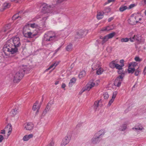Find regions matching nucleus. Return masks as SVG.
<instances>
[{
    "instance_id": "f257e3e1",
    "label": "nucleus",
    "mask_w": 146,
    "mask_h": 146,
    "mask_svg": "<svg viewBox=\"0 0 146 146\" xmlns=\"http://www.w3.org/2000/svg\"><path fill=\"white\" fill-rule=\"evenodd\" d=\"M21 46L20 38L14 36L8 40L4 46L3 50L5 55L15 54L18 52V48Z\"/></svg>"
},
{
    "instance_id": "f03ea898",
    "label": "nucleus",
    "mask_w": 146,
    "mask_h": 146,
    "mask_svg": "<svg viewBox=\"0 0 146 146\" xmlns=\"http://www.w3.org/2000/svg\"><path fill=\"white\" fill-rule=\"evenodd\" d=\"M105 133L106 131L104 129H102L98 131L92 139V143L94 144L98 143L101 140Z\"/></svg>"
},
{
    "instance_id": "7ed1b4c3",
    "label": "nucleus",
    "mask_w": 146,
    "mask_h": 146,
    "mask_svg": "<svg viewBox=\"0 0 146 146\" xmlns=\"http://www.w3.org/2000/svg\"><path fill=\"white\" fill-rule=\"evenodd\" d=\"M52 32H49L45 33L42 39V44L43 46H47L48 44H46L47 42L55 40L57 38V36L55 35H52Z\"/></svg>"
},
{
    "instance_id": "20e7f679",
    "label": "nucleus",
    "mask_w": 146,
    "mask_h": 146,
    "mask_svg": "<svg viewBox=\"0 0 146 146\" xmlns=\"http://www.w3.org/2000/svg\"><path fill=\"white\" fill-rule=\"evenodd\" d=\"M25 70V69L21 68L13 76L14 83H17L20 81L23 77Z\"/></svg>"
},
{
    "instance_id": "39448f33",
    "label": "nucleus",
    "mask_w": 146,
    "mask_h": 146,
    "mask_svg": "<svg viewBox=\"0 0 146 146\" xmlns=\"http://www.w3.org/2000/svg\"><path fill=\"white\" fill-rule=\"evenodd\" d=\"M41 6L42 7L41 11L42 13H52V8L51 6H48L46 3H43L42 5Z\"/></svg>"
},
{
    "instance_id": "423d86ee",
    "label": "nucleus",
    "mask_w": 146,
    "mask_h": 146,
    "mask_svg": "<svg viewBox=\"0 0 146 146\" xmlns=\"http://www.w3.org/2000/svg\"><path fill=\"white\" fill-rule=\"evenodd\" d=\"M124 76L122 75H120L115 79L114 82V85L117 87L120 86L123 80Z\"/></svg>"
},
{
    "instance_id": "0eeeda50",
    "label": "nucleus",
    "mask_w": 146,
    "mask_h": 146,
    "mask_svg": "<svg viewBox=\"0 0 146 146\" xmlns=\"http://www.w3.org/2000/svg\"><path fill=\"white\" fill-rule=\"evenodd\" d=\"M71 136L69 135H67L62 140L61 144V146H65L70 142Z\"/></svg>"
},
{
    "instance_id": "6e6552de",
    "label": "nucleus",
    "mask_w": 146,
    "mask_h": 146,
    "mask_svg": "<svg viewBox=\"0 0 146 146\" xmlns=\"http://www.w3.org/2000/svg\"><path fill=\"white\" fill-rule=\"evenodd\" d=\"M86 35L85 33V31L82 30H80L78 32H77L76 34L75 35V38H82Z\"/></svg>"
},
{
    "instance_id": "1a4fd4ad",
    "label": "nucleus",
    "mask_w": 146,
    "mask_h": 146,
    "mask_svg": "<svg viewBox=\"0 0 146 146\" xmlns=\"http://www.w3.org/2000/svg\"><path fill=\"white\" fill-rule=\"evenodd\" d=\"M25 30L23 29V34L24 36L25 37L31 38L37 35V34H33L31 32H27V33H25L24 32Z\"/></svg>"
},
{
    "instance_id": "9d476101",
    "label": "nucleus",
    "mask_w": 146,
    "mask_h": 146,
    "mask_svg": "<svg viewBox=\"0 0 146 146\" xmlns=\"http://www.w3.org/2000/svg\"><path fill=\"white\" fill-rule=\"evenodd\" d=\"M5 130H1L0 133L5 134V131H8V133L11 132L12 130V125L11 124H8L5 128Z\"/></svg>"
},
{
    "instance_id": "9b49d317",
    "label": "nucleus",
    "mask_w": 146,
    "mask_h": 146,
    "mask_svg": "<svg viewBox=\"0 0 146 146\" xmlns=\"http://www.w3.org/2000/svg\"><path fill=\"white\" fill-rule=\"evenodd\" d=\"M53 104V101H50L47 104L45 109L43 111V114H46L50 110L52 105Z\"/></svg>"
},
{
    "instance_id": "f8f14e48",
    "label": "nucleus",
    "mask_w": 146,
    "mask_h": 146,
    "mask_svg": "<svg viewBox=\"0 0 146 146\" xmlns=\"http://www.w3.org/2000/svg\"><path fill=\"white\" fill-rule=\"evenodd\" d=\"M128 22L131 25H134L137 24L138 22V20H135L134 17L131 15L130 18L128 20Z\"/></svg>"
},
{
    "instance_id": "ddd939ff",
    "label": "nucleus",
    "mask_w": 146,
    "mask_h": 146,
    "mask_svg": "<svg viewBox=\"0 0 146 146\" xmlns=\"http://www.w3.org/2000/svg\"><path fill=\"white\" fill-rule=\"evenodd\" d=\"M95 85V84L93 83H92L91 84L89 85H88L86 88H82L81 91L79 92V94H81L82 93L85 92L86 90L89 91L90 89L94 87Z\"/></svg>"
},
{
    "instance_id": "4468645a",
    "label": "nucleus",
    "mask_w": 146,
    "mask_h": 146,
    "mask_svg": "<svg viewBox=\"0 0 146 146\" xmlns=\"http://www.w3.org/2000/svg\"><path fill=\"white\" fill-rule=\"evenodd\" d=\"M37 26V25L35 23H33V24H26L23 27V29L24 30H25L26 29H28V28H29V27L34 28H36Z\"/></svg>"
},
{
    "instance_id": "2eb2a0df",
    "label": "nucleus",
    "mask_w": 146,
    "mask_h": 146,
    "mask_svg": "<svg viewBox=\"0 0 146 146\" xmlns=\"http://www.w3.org/2000/svg\"><path fill=\"white\" fill-rule=\"evenodd\" d=\"M34 127L33 124L31 123H27L25 127V128L28 130H31L33 129Z\"/></svg>"
},
{
    "instance_id": "dca6fc26",
    "label": "nucleus",
    "mask_w": 146,
    "mask_h": 146,
    "mask_svg": "<svg viewBox=\"0 0 146 146\" xmlns=\"http://www.w3.org/2000/svg\"><path fill=\"white\" fill-rule=\"evenodd\" d=\"M131 42H133L135 40L139 41L141 40V37L139 35H134L133 37L129 38Z\"/></svg>"
},
{
    "instance_id": "f3484780",
    "label": "nucleus",
    "mask_w": 146,
    "mask_h": 146,
    "mask_svg": "<svg viewBox=\"0 0 146 146\" xmlns=\"http://www.w3.org/2000/svg\"><path fill=\"white\" fill-rule=\"evenodd\" d=\"M10 4L9 3H4L2 7L0 9V11H3L5 9L10 7Z\"/></svg>"
},
{
    "instance_id": "a211bd4d",
    "label": "nucleus",
    "mask_w": 146,
    "mask_h": 146,
    "mask_svg": "<svg viewBox=\"0 0 146 146\" xmlns=\"http://www.w3.org/2000/svg\"><path fill=\"white\" fill-rule=\"evenodd\" d=\"M18 109L17 108L13 109L10 112V114L12 117L15 116V115L18 113Z\"/></svg>"
},
{
    "instance_id": "6ab92c4d",
    "label": "nucleus",
    "mask_w": 146,
    "mask_h": 146,
    "mask_svg": "<svg viewBox=\"0 0 146 146\" xmlns=\"http://www.w3.org/2000/svg\"><path fill=\"white\" fill-rule=\"evenodd\" d=\"M33 135L31 134L29 135H26L24 136L23 140L25 141L28 140L30 139L33 137Z\"/></svg>"
},
{
    "instance_id": "aec40b11",
    "label": "nucleus",
    "mask_w": 146,
    "mask_h": 146,
    "mask_svg": "<svg viewBox=\"0 0 146 146\" xmlns=\"http://www.w3.org/2000/svg\"><path fill=\"white\" fill-rule=\"evenodd\" d=\"M131 65H129L128 68L127 70L128 73H129L133 74L135 70V69L134 68L130 67Z\"/></svg>"
},
{
    "instance_id": "412c9836",
    "label": "nucleus",
    "mask_w": 146,
    "mask_h": 146,
    "mask_svg": "<svg viewBox=\"0 0 146 146\" xmlns=\"http://www.w3.org/2000/svg\"><path fill=\"white\" fill-rule=\"evenodd\" d=\"M117 63V61L115 60L112 61L109 64L110 67L111 68H115Z\"/></svg>"
},
{
    "instance_id": "4be33fe9",
    "label": "nucleus",
    "mask_w": 146,
    "mask_h": 146,
    "mask_svg": "<svg viewBox=\"0 0 146 146\" xmlns=\"http://www.w3.org/2000/svg\"><path fill=\"white\" fill-rule=\"evenodd\" d=\"M99 63L93 64L92 65V69L93 70H95L98 69L99 67Z\"/></svg>"
},
{
    "instance_id": "5701e85b",
    "label": "nucleus",
    "mask_w": 146,
    "mask_h": 146,
    "mask_svg": "<svg viewBox=\"0 0 146 146\" xmlns=\"http://www.w3.org/2000/svg\"><path fill=\"white\" fill-rule=\"evenodd\" d=\"M76 79L75 78H72L70 80L69 84V86L70 87H72L73 85L75 83Z\"/></svg>"
},
{
    "instance_id": "b1692460",
    "label": "nucleus",
    "mask_w": 146,
    "mask_h": 146,
    "mask_svg": "<svg viewBox=\"0 0 146 146\" xmlns=\"http://www.w3.org/2000/svg\"><path fill=\"white\" fill-rule=\"evenodd\" d=\"M86 74V72L85 70H82L81 71L78 75V77L79 78L81 79L84 77Z\"/></svg>"
},
{
    "instance_id": "393cba45",
    "label": "nucleus",
    "mask_w": 146,
    "mask_h": 146,
    "mask_svg": "<svg viewBox=\"0 0 146 146\" xmlns=\"http://www.w3.org/2000/svg\"><path fill=\"white\" fill-rule=\"evenodd\" d=\"M104 14V13L103 12L102 13L99 12V13H98L97 15V19L98 20H100L102 19L103 17Z\"/></svg>"
},
{
    "instance_id": "a878e982",
    "label": "nucleus",
    "mask_w": 146,
    "mask_h": 146,
    "mask_svg": "<svg viewBox=\"0 0 146 146\" xmlns=\"http://www.w3.org/2000/svg\"><path fill=\"white\" fill-rule=\"evenodd\" d=\"M60 61H56L54 63L52 64L48 68V70H49L52 68H53V67H54V68L56 67L57 65H58Z\"/></svg>"
},
{
    "instance_id": "bb28decb",
    "label": "nucleus",
    "mask_w": 146,
    "mask_h": 146,
    "mask_svg": "<svg viewBox=\"0 0 146 146\" xmlns=\"http://www.w3.org/2000/svg\"><path fill=\"white\" fill-rule=\"evenodd\" d=\"M99 101H96L94 102V105L93 106V107L95 109V111L96 110L98 107L99 106Z\"/></svg>"
},
{
    "instance_id": "cd10ccee",
    "label": "nucleus",
    "mask_w": 146,
    "mask_h": 146,
    "mask_svg": "<svg viewBox=\"0 0 146 146\" xmlns=\"http://www.w3.org/2000/svg\"><path fill=\"white\" fill-rule=\"evenodd\" d=\"M111 10V8L109 7H106L104 8L103 12L104 14L106 13H108L110 12Z\"/></svg>"
},
{
    "instance_id": "c85d7f7f",
    "label": "nucleus",
    "mask_w": 146,
    "mask_h": 146,
    "mask_svg": "<svg viewBox=\"0 0 146 146\" xmlns=\"http://www.w3.org/2000/svg\"><path fill=\"white\" fill-rule=\"evenodd\" d=\"M11 25L10 24H8L6 25L3 31L4 32H6L7 31V30L9 29L11 27Z\"/></svg>"
},
{
    "instance_id": "c756f323",
    "label": "nucleus",
    "mask_w": 146,
    "mask_h": 146,
    "mask_svg": "<svg viewBox=\"0 0 146 146\" xmlns=\"http://www.w3.org/2000/svg\"><path fill=\"white\" fill-rule=\"evenodd\" d=\"M104 70L103 68L101 67L98 68V69L96 71V74L98 75L101 74L103 72Z\"/></svg>"
},
{
    "instance_id": "7c9ffc66",
    "label": "nucleus",
    "mask_w": 146,
    "mask_h": 146,
    "mask_svg": "<svg viewBox=\"0 0 146 146\" xmlns=\"http://www.w3.org/2000/svg\"><path fill=\"white\" fill-rule=\"evenodd\" d=\"M100 38L102 39V44H103L104 43L107 41L108 39V38L106 35L105 36L102 38L101 37H100Z\"/></svg>"
},
{
    "instance_id": "2f4dec72",
    "label": "nucleus",
    "mask_w": 146,
    "mask_h": 146,
    "mask_svg": "<svg viewBox=\"0 0 146 146\" xmlns=\"http://www.w3.org/2000/svg\"><path fill=\"white\" fill-rule=\"evenodd\" d=\"M72 49V44H70L68 45L66 48V50L68 51H71Z\"/></svg>"
},
{
    "instance_id": "473e14b6",
    "label": "nucleus",
    "mask_w": 146,
    "mask_h": 146,
    "mask_svg": "<svg viewBox=\"0 0 146 146\" xmlns=\"http://www.w3.org/2000/svg\"><path fill=\"white\" fill-rule=\"evenodd\" d=\"M115 34L116 33L115 32H113L108 34L106 36L108 39L111 38H113L115 35Z\"/></svg>"
},
{
    "instance_id": "72a5a7b5",
    "label": "nucleus",
    "mask_w": 146,
    "mask_h": 146,
    "mask_svg": "<svg viewBox=\"0 0 146 146\" xmlns=\"http://www.w3.org/2000/svg\"><path fill=\"white\" fill-rule=\"evenodd\" d=\"M112 29L110 28V26H108L102 28L101 31H108Z\"/></svg>"
},
{
    "instance_id": "f704fd0d",
    "label": "nucleus",
    "mask_w": 146,
    "mask_h": 146,
    "mask_svg": "<svg viewBox=\"0 0 146 146\" xmlns=\"http://www.w3.org/2000/svg\"><path fill=\"white\" fill-rule=\"evenodd\" d=\"M128 9V7L127 6H121L119 8V10L121 12H123L126 9Z\"/></svg>"
},
{
    "instance_id": "c9c22d12",
    "label": "nucleus",
    "mask_w": 146,
    "mask_h": 146,
    "mask_svg": "<svg viewBox=\"0 0 146 146\" xmlns=\"http://www.w3.org/2000/svg\"><path fill=\"white\" fill-rule=\"evenodd\" d=\"M124 66V64H121V65H119L118 64H117L115 68L118 70H121L123 69L122 67Z\"/></svg>"
},
{
    "instance_id": "e433bc0d",
    "label": "nucleus",
    "mask_w": 146,
    "mask_h": 146,
    "mask_svg": "<svg viewBox=\"0 0 146 146\" xmlns=\"http://www.w3.org/2000/svg\"><path fill=\"white\" fill-rule=\"evenodd\" d=\"M143 127H142L141 125H139V126H136L135 128H133V129H135L136 130H141L142 129Z\"/></svg>"
},
{
    "instance_id": "4c0bfd02",
    "label": "nucleus",
    "mask_w": 146,
    "mask_h": 146,
    "mask_svg": "<svg viewBox=\"0 0 146 146\" xmlns=\"http://www.w3.org/2000/svg\"><path fill=\"white\" fill-rule=\"evenodd\" d=\"M38 102L36 101V102L34 104V105L33 107V110L35 111L38 109L37 108V105L38 103Z\"/></svg>"
},
{
    "instance_id": "58836bf2",
    "label": "nucleus",
    "mask_w": 146,
    "mask_h": 146,
    "mask_svg": "<svg viewBox=\"0 0 146 146\" xmlns=\"http://www.w3.org/2000/svg\"><path fill=\"white\" fill-rule=\"evenodd\" d=\"M17 14H15L12 17V19L13 20H15L19 18H21V17L20 16L17 15Z\"/></svg>"
},
{
    "instance_id": "ea45409f",
    "label": "nucleus",
    "mask_w": 146,
    "mask_h": 146,
    "mask_svg": "<svg viewBox=\"0 0 146 146\" xmlns=\"http://www.w3.org/2000/svg\"><path fill=\"white\" fill-rule=\"evenodd\" d=\"M137 5V4L135 3L131 4H130L128 7V9H131Z\"/></svg>"
},
{
    "instance_id": "a19ab883",
    "label": "nucleus",
    "mask_w": 146,
    "mask_h": 146,
    "mask_svg": "<svg viewBox=\"0 0 146 146\" xmlns=\"http://www.w3.org/2000/svg\"><path fill=\"white\" fill-rule=\"evenodd\" d=\"M126 125L125 124H123L122 126H121L119 128V129L121 131H123L125 130L126 128Z\"/></svg>"
},
{
    "instance_id": "79ce46f5",
    "label": "nucleus",
    "mask_w": 146,
    "mask_h": 146,
    "mask_svg": "<svg viewBox=\"0 0 146 146\" xmlns=\"http://www.w3.org/2000/svg\"><path fill=\"white\" fill-rule=\"evenodd\" d=\"M139 67L137 68V69L135 70V75L136 76H138L140 72H141V70H138Z\"/></svg>"
},
{
    "instance_id": "37998d69",
    "label": "nucleus",
    "mask_w": 146,
    "mask_h": 146,
    "mask_svg": "<svg viewBox=\"0 0 146 146\" xmlns=\"http://www.w3.org/2000/svg\"><path fill=\"white\" fill-rule=\"evenodd\" d=\"M123 72V68L121 70H118L117 71V72L119 74H120V75H122L124 76V73Z\"/></svg>"
},
{
    "instance_id": "c03bdc74",
    "label": "nucleus",
    "mask_w": 146,
    "mask_h": 146,
    "mask_svg": "<svg viewBox=\"0 0 146 146\" xmlns=\"http://www.w3.org/2000/svg\"><path fill=\"white\" fill-rule=\"evenodd\" d=\"M137 63L135 62H132L131 63V64H129V65H131V66H132L133 68H135V67L137 65Z\"/></svg>"
},
{
    "instance_id": "a18cd8bd",
    "label": "nucleus",
    "mask_w": 146,
    "mask_h": 146,
    "mask_svg": "<svg viewBox=\"0 0 146 146\" xmlns=\"http://www.w3.org/2000/svg\"><path fill=\"white\" fill-rule=\"evenodd\" d=\"M129 40V38H122L121 39V41L122 42H126Z\"/></svg>"
},
{
    "instance_id": "49530a36",
    "label": "nucleus",
    "mask_w": 146,
    "mask_h": 146,
    "mask_svg": "<svg viewBox=\"0 0 146 146\" xmlns=\"http://www.w3.org/2000/svg\"><path fill=\"white\" fill-rule=\"evenodd\" d=\"M109 96V95L107 92H106L104 94V99H108Z\"/></svg>"
},
{
    "instance_id": "de8ad7c7",
    "label": "nucleus",
    "mask_w": 146,
    "mask_h": 146,
    "mask_svg": "<svg viewBox=\"0 0 146 146\" xmlns=\"http://www.w3.org/2000/svg\"><path fill=\"white\" fill-rule=\"evenodd\" d=\"M114 99L111 98V99L109 101L108 104V106H110V105H111L112 103L114 101Z\"/></svg>"
},
{
    "instance_id": "09e8293b",
    "label": "nucleus",
    "mask_w": 146,
    "mask_h": 146,
    "mask_svg": "<svg viewBox=\"0 0 146 146\" xmlns=\"http://www.w3.org/2000/svg\"><path fill=\"white\" fill-rule=\"evenodd\" d=\"M115 0H108V1L106 2L104 4V6H105L108 3H110L111 2H113Z\"/></svg>"
},
{
    "instance_id": "8fccbe9b",
    "label": "nucleus",
    "mask_w": 146,
    "mask_h": 146,
    "mask_svg": "<svg viewBox=\"0 0 146 146\" xmlns=\"http://www.w3.org/2000/svg\"><path fill=\"white\" fill-rule=\"evenodd\" d=\"M117 94V92L115 91V92H114L113 93L112 98L115 99Z\"/></svg>"
},
{
    "instance_id": "3c124183",
    "label": "nucleus",
    "mask_w": 146,
    "mask_h": 146,
    "mask_svg": "<svg viewBox=\"0 0 146 146\" xmlns=\"http://www.w3.org/2000/svg\"><path fill=\"white\" fill-rule=\"evenodd\" d=\"M135 60L137 62H140L141 61V59L138 56L135 57Z\"/></svg>"
},
{
    "instance_id": "603ef678",
    "label": "nucleus",
    "mask_w": 146,
    "mask_h": 146,
    "mask_svg": "<svg viewBox=\"0 0 146 146\" xmlns=\"http://www.w3.org/2000/svg\"><path fill=\"white\" fill-rule=\"evenodd\" d=\"M54 143L52 141L47 146H54Z\"/></svg>"
},
{
    "instance_id": "864d4df0",
    "label": "nucleus",
    "mask_w": 146,
    "mask_h": 146,
    "mask_svg": "<svg viewBox=\"0 0 146 146\" xmlns=\"http://www.w3.org/2000/svg\"><path fill=\"white\" fill-rule=\"evenodd\" d=\"M3 139L4 137L3 136L1 135H0V143H1L2 142Z\"/></svg>"
},
{
    "instance_id": "5fc2aeb1",
    "label": "nucleus",
    "mask_w": 146,
    "mask_h": 146,
    "mask_svg": "<svg viewBox=\"0 0 146 146\" xmlns=\"http://www.w3.org/2000/svg\"><path fill=\"white\" fill-rule=\"evenodd\" d=\"M114 19V18L113 17H111L109 18L108 19V22H110L112 20Z\"/></svg>"
},
{
    "instance_id": "6e6d98bb",
    "label": "nucleus",
    "mask_w": 146,
    "mask_h": 146,
    "mask_svg": "<svg viewBox=\"0 0 146 146\" xmlns=\"http://www.w3.org/2000/svg\"><path fill=\"white\" fill-rule=\"evenodd\" d=\"M66 86V84L64 83H63L62 84V86H61V87L62 88H65V87Z\"/></svg>"
},
{
    "instance_id": "4d7b16f0",
    "label": "nucleus",
    "mask_w": 146,
    "mask_h": 146,
    "mask_svg": "<svg viewBox=\"0 0 146 146\" xmlns=\"http://www.w3.org/2000/svg\"><path fill=\"white\" fill-rule=\"evenodd\" d=\"M124 60H121L120 61V62L121 64H124Z\"/></svg>"
},
{
    "instance_id": "13d9d810",
    "label": "nucleus",
    "mask_w": 146,
    "mask_h": 146,
    "mask_svg": "<svg viewBox=\"0 0 146 146\" xmlns=\"http://www.w3.org/2000/svg\"><path fill=\"white\" fill-rule=\"evenodd\" d=\"M40 107H38V109H37V111L36 112V115L38 113V111H39V110L40 109Z\"/></svg>"
},
{
    "instance_id": "bf43d9fd",
    "label": "nucleus",
    "mask_w": 146,
    "mask_h": 146,
    "mask_svg": "<svg viewBox=\"0 0 146 146\" xmlns=\"http://www.w3.org/2000/svg\"><path fill=\"white\" fill-rule=\"evenodd\" d=\"M61 46H60L59 48H58L56 50H55V53H56L61 48Z\"/></svg>"
},
{
    "instance_id": "052dcab7",
    "label": "nucleus",
    "mask_w": 146,
    "mask_h": 146,
    "mask_svg": "<svg viewBox=\"0 0 146 146\" xmlns=\"http://www.w3.org/2000/svg\"><path fill=\"white\" fill-rule=\"evenodd\" d=\"M143 73H144V74H146V66L144 68L143 70Z\"/></svg>"
},
{
    "instance_id": "680f3d73",
    "label": "nucleus",
    "mask_w": 146,
    "mask_h": 146,
    "mask_svg": "<svg viewBox=\"0 0 146 146\" xmlns=\"http://www.w3.org/2000/svg\"><path fill=\"white\" fill-rule=\"evenodd\" d=\"M47 18H48V17H44L42 18V19L43 20H44L45 21L47 19Z\"/></svg>"
},
{
    "instance_id": "e2e57ef3",
    "label": "nucleus",
    "mask_w": 146,
    "mask_h": 146,
    "mask_svg": "<svg viewBox=\"0 0 146 146\" xmlns=\"http://www.w3.org/2000/svg\"><path fill=\"white\" fill-rule=\"evenodd\" d=\"M138 16H135V17H134V19H135V20H138Z\"/></svg>"
},
{
    "instance_id": "0e129e2a",
    "label": "nucleus",
    "mask_w": 146,
    "mask_h": 146,
    "mask_svg": "<svg viewBox=\"0 0 146 146\" xmlns=\"http://www.w3.org/2000/svg\"><path fill=\"white\" fill-rule=\"evenodd\" d=\"M143 2L145 4H146V0H143L142 1V2Z\"/></svg>"
},
{
    "instance_id": "69168bd1",
    "label": "nucleus",
    "mask_w": 146,
    "mask_h": 146,
    "mask_svg": "<svg viewBox=\"0 0 146 146\" xmlns=\"http://www.w3.org/2000/svg\"><path fill=\"white\" fill-rule=\"evenodd\" d=\"M59 81H56L55 82V85H57L58 84Z\"/></svg>"
},
{
    "instance_id": "338daca9",
    "label": "nucleus",
    "mask_w": 146,
    "mask_h": 146,
    "mask_svg": "<svg viewBox=\"0 0 146 146\" xmlns=\"http://www.w3.org/2000/svg\"><path fill=\"white\" fill-rule=\"evenodd\" d=\"M138 21H140V20H141V18H139V17H138Z\"/></svg>"
},
{
    "instance_id": "774afa93",
    "label": "nucleus",
    "mask_w": 146,
    "mask_h": 146,
    "mask_svg": "<svg viewBox=\"0 0 146 146\" xmlns=\"http://www.w3.org/2000/svg\"><path fill=\"white\" fill-rule=\"evenodd\" d=\"M144 13L145 14V15H146V10H145L144 12Z\"/></svg>"
}]
</instances>
